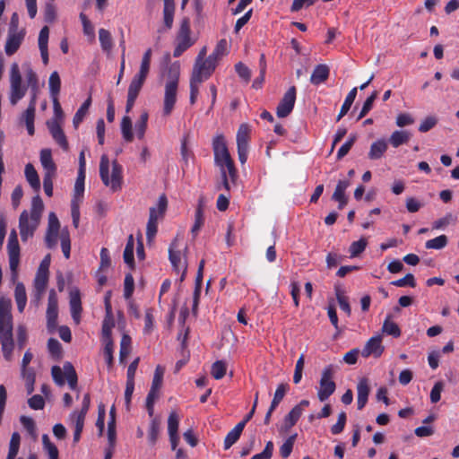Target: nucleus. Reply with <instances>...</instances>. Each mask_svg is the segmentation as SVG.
<instances>
[{
	"instance_id": "nucleus-1",
	"label": "nucleus",
	"mask_w": 459,
	"mask_h": 459,
	"mask_svg": "<svg viewBox=\"0 0 459 459\" xmlns=\"http://www.w3.org/2000/svg\"><path fill=\"white\" fill-rule=\"evenodd\" d=\"M167 82L165 83L163 115L169 116L177 102V92L180 76V64L174 62L168 65L164 73Z\"/></svg>"
},
{
	"instance_id": "nucleus-2",
	"label": "nucleus",
	"mask_w": 459,
	"mask_h": 459,
	"mask_svg": "<svg viewBox=\"0 0 459 459\" xmlns=\"http://www.w3.org/2000/svg\"><path fill=\"white\" fill-rule=\"evenodd\" d=\"M152 51V48H148L141 61L139 72L132 79L127 91V100L126 105V111L128 113L132 110L134 102L139 95V92L144 84V82L149 74L151 67Z\"/></svg>"
},
{
	"instance_id": "nucleus-3",
	"label": "nucleus",
	"mask_w": 459,
	"mask_h": 459,
	"mask_svg": "<svg viewBox=\"0 0 459 459\" xmlns=\"http://www.w3.org/2000/svg\"><path fill=\"white\" fill-rule=\"evenodd\" d=\"M212 151L214 156V164L219 169H227L230 180L236 183L238 179V170L234 160L229 152L227 143L223 134H217L212 139Z\"/></svg>"
},
{
	"instance_id": "nucleus-4",
	"label": "nucleus",
	"mask_w": 459,
	"mask_h": 459,
	"mask_svg": "<svg viewBox=\"0 0 459 459\" xmlns=\"http://www.w3.org/2000/svg\"><path fill=\"white\" fill-rule=\"evenodd\" d=\"M100 177L102 183L112 192L121 189L123 182V168L117 160L112 161V172L109 178V160L103 154L100 161Z\"/></svg>"
},
{
	"instance_id": "nucleus-5",
	"label": "nucleus",
	"mask_w": 459,
	"mask_h": 459,
	"mask_svg": "<svg viewBox=\"0 0 459 459\" xmlns=\"http://www.w3.org/2000/svg\"><path fill=\"white\" fill-rule=\"evenodd\" d=\"M168 207V199L166 195H161L155 206L150 208L149 220L146 226V238L150 242L157 234L158 222L163 219Z\"/></svg>"
},
{
	"instance_id": "nucleus-6",
	"label": "nucleus",
	"mask_w": 459,
	"mask_h": 459,
	"mask_svg": "<svg viewBox=\"0 0 459 459\" xmlns=\"http://www.w3.org/2000/svg\"><path fill=\"white\" fill-rule=\"evenodd\" d=\"M176 46L173 51L175 57H179L182 54L186 51L195 44V40L191 38V28L190 20L187 17H184L179 25V29L176 36Z\"/></svg>"
},
{
	"instance_id": "nucleus-7",
	"label": "nucleus",
	"mask_w": 459,
	"mask_h": 459,
	"mask_svg": "<svg viewBox=\"0 0 459 459\" xmlns=\"http://www.w3.org/2000/svg\"><path fill=\"white\" fill-rule=\"evenodd\" d=\"M0 343L4 359L11 361L14 349L13 319L0 320Z\"/></svg>"
},
{
	"instance_id": "nucleus-8",
	"label": "nucleus",
	"mask_w": 459,
	"mask_h": 459,
	"mask_svg": "<svg viewBox=\"0 0 459 459\" xmlns=\"http://www.w3.org/2000/svg\"><path fill=\"white\" fill-rule=\"evenodd\" d=\"M20 245L18 235L13 229L11 230L7 243V252L9 257V266L11 270L12 281H15L18 277V267L20 264Z\"/></svg>"
},
{
	"instance_id": "nucleus-9",
	"label": "nucleus",
	"mask_w": 459,
	"mask_h": 459,
	"mask_svg": "<svg viewBox=\"0 0 459 459\" xmlns=\"http://www.w3.org/2000/svg\"><path fill=\"white\" fill-rule=\"evenodd\" d=\"M333 365L326 366L322 371L317 391V397L320 402L326 401L335 392L336 385L333 380Z\"/></svg>"
},
{
	"instance_id": "nucleus-10",
	"label": "nucleus",
	"mask_w": 459,
	"mask_h": 459,
	"mask_svg": "<svg viewBox=\"0 0 459 459\" xmlns=\"http://www.w3.org/2000/svg\"><path fill=\"white\" fill-rule=\"evenodd\" d=\"M10 82V102L12 105H16L25 96L27 91L26 87L22 86V75L19 65L16 63H13L11 66Z\"/></svg>"
},
{
	"instance_id": "nucleus-11",
	"label": "nucleus",
	"mask_w": 459,
	"mask_h": 459,
	"mask_svg": "<svg viewBox=\"0 0 459 459\" xmlns=\"http://www.w3.org/2000/svg\"><path fill=\"white\" fill-rule=\"evenodd\" d=\"M178 237L174 238L169 247V259L177 273L181 272L180 281L185 280L187 271V262L186 254H184V257H181V252L178 250Z\"/></svg>"
},
{
	"instance_id": "nucleus-12",
	"label": "nucleus",
	"mask_w": 459,
	"mask_h": 459,
	"mask_svg": "<svg viewBox=\"0 0 459 459\" xmlns=\"http://www.w3.org/2000/svg\"><path fill=\"white\" fill-rule=\"evenodd\" d=\"M217 62L213 57H207L204 61L195 62L191 74L192 80L203 82L210 78L215 70Z\"/></svg>"
},
{
	"instance_id": "nucleus-13",
	"label": "nucleus",
	"mask_w": 459,
	"mask_h": 459,
	"mask_svg": "<svg viewBox=\"0 0 459 459\" xmlns=\"http://www.w3.org/2000/svg\"><path fill=\"white\" fill-rule=\"evenodd\" d=\"M250 128L248 125L242 124L239 126L237 132V148L238 160L241 164H245L247 160L248 154V142L250 138Z\"/></svg>"
},
{
	"instance_id": "nucleus-14",
	"label": "nucleus",
	"mask_w": 459,
	"mask_h": 459,
	"mask_svg": "<svg viewBox=\"0 0 459 459\" xmlns=\"http://www.w3.org/2000/svg\"><path fill=\"white\" fill-rule=\"evenodd\" d=\"M39 221L29 216V213L24 210L19 217V230L22 241L26 242L30 238L34 235Z\"/></svg>"
},
{
	"instance_id": "nucleus-15",
	"label": "nucleus",
	"mask_w": 459,
	"mask_h": 459,
	"mask_svg": "<svg viewBox=\"0 0 459 459\" xmlns=\"http://www.w3.org/2000/svg\"><path fill=\"white\" fill-rule=\"evenodd\" d=\"M296 94L297 89L295 86L290 87L284 93L276 108V114L279 117H286L291 113L296 101Z\"/></svg>"
},
{
	"instance_id": "nucleus-16",
	"label": "nucleus",
	"mask_w": 459,
	"mask_h": 459,
	"mask_svg": "<svg viewBox=\"0 0 459 459\" xmlns=\"http://www.w3.org/2000/svg\"><path fill=\"white\" fill-rule=\"evenodd\" d=\"M58 316V299L54 289L49 290L47 307V326L49 331L56 327Z\"/></svg>"
},
{
	"instance_id": "nucleus-17",
	"label": "nucleus",
	"mask_w": 459,
	"mask_h": 459,
	"mask_svg": "<svg viewBox=\"0 0 459 459\" xmlns=\"http://www.w3.org/2000/svg\"><path fill=\"white\" fill-rule=\"evenodd\" d=\"M25 33L24 29L19 32H8L4 46V51L7 56H13L18 51L24 39Z\"/></svg>"
},
{
	"instance_id": "nucleus-18",
	"label": "nucleus",
	"mask_w": 459,
	"mask_h": 459,
	"mask_svg": "<svg viewBox=\"0 0 459 459\" xmlns=\"http://www.w3.org/2000/svg\"><path fill=\"white\" fill-rule=\"evenodd\" d=\"M384 346L382 345V337L376 335L371 337L364 346L361 355L368 358L373 355L375 358H379L384 352Z\"/></svg>"
},
{
	"instance_id": "nucleus-19",
	"label": "nucleus",
	"mask_w": 459,
	"mask_h": 459,
	"mask_svg": "<svg viewBox=\"0 0 459 459\" xmlns=\"http://www.w3.org/2000/svg\"><path fill=\"white\" fill-rule=\"evenodd\" d=\"M47 126L56 143L64 151H67L69 148L68 141L59 123L56 120H51L48 121Z\"/></svg>"
},
{
	"instance_id": "nucleus-20",
	"label": "nucleus",
	"mask_w": 459,
	"mask_h": 459,
	"mask_svg": "<svg viewBox=\"0 0 459 459\" xmlns=\"http://www.w3.org/2000/svg\"><path fill=\"white\" fill-rule=\"evenodd\" d=\"M48 37H49V29L48 26H44L39 31L38 44H39V48L40 51L42 62L45 65H47L49 61L48 48Z\"/></svg>"
},
{
	"instance_id": "nucleus-21",
	"label": "nucleus",
	"mask_w": 459,
	"mask_h": 459,
	"mask_svg": "<svg viewBox=\"0 0 459 459\" xmlns=\"http://www.w3.org/2000/svg\"><path fill=\"white\" fill-rule=\"evenodd\" d=\"M163 24L164 30H169L173 26L175 14V0H163Z\"/></svg>"
},
{
	"instance_id": "nucleus-22",
	"label": "nucleus",
	"mask_w": 459,
	"mask_h": 459,
	"mask_svg": "<svg viewBox=\"0 0 459 459\" xmlns=\"http://www.w3.org/2000/svg\"><path fill=\"white\" fill-rule=\"evenodd\" d=\"M70 310L74 321L76 324H79L81 320V313L82 310L79 291H74L70 294Z\"/></svg>"
},
{
	"instance_id": "nucleus-23",
	"label": "nucleus",
	"mask_w": 459,
	"mask_h": 459,
	"mask_svg": "<svg viewBox=\"0 0 459 459\" xmlns=\"http://www.w3.org/2000/svg\"><path fill=\"white\" fill-rule=\"evenodd\" d=\"M48 282V273L38 271L34 280L36 298L39 300L47 288Z\"/></svg>"
},
{
	"instance_id": "nucleus-24",
	"label": "nucleus",
	"mask_w": 459,
	"mask_h": 459,
	"mask_svg": "<svg viewBox=\"0 0 459 459\" xmlns=\"http://www.w3.org/2000/svg\"><path fill=\"white\" fill-rule=\"evenodd\" d=\"M40 162L45 169V173L56 174V166L52 159V153L50 149L41 150Z\"/></svg>"
},
{
	"instance_id": "nucleus-25",
	"label": "nucleus",
	"mask_w": 459,
	"mask_h": 459,
	"mask_svg": "<svg viewBox=\"0 0 459 459\" xmlns=\"http://www.w3.org/2000/svg\"><path fill=\"white\" fill-rule=\"evenodd\" d=\"M329 76V68L325 65H317L310 77V82L315 84H320L327 80Z\"/></svg>"
},
{
	"instance_id": "nucleus-26",
	"label": "nucleus",
	"mask_w": 459,
	"mask_h": 459,
	"mask_svg": "<svg viewBox=\"0 0 459 459\" xmlns=\"http://www.w3.org/2000/svg\"><path fill=\"white\" fill-rule=\"evenodd\" d=\"M386 150L387 143L384 139H379L371 144L368 152V158L370 160H379L383 157Z\"/></svg>"
},
{
	"instance_id": "nucleus-27",
	"label": "nucleus",
	"mask_w": 459,
	"mask_h": 459,
	"mask_svg": "<svg viewBox=\"0 0 459 459\" xmlns=\"http://www.w3.org/2000/svg\"><path fill=\"white\" fill-rule=\"evenodd\" d=\"M14 299L17 304V308L20 313H22L27 304V294L25 286L22 282H17L14 290Z\"/></svg>"
},
{
	"instance_id": "nucleus-28",
	"label": "nucleus",
	"mask_w": 459,
	"mask_h": 459,
	"mask_svg": "<svg viewBox=\"0 0 459 459\" xmlns=\"http://www.w3.org/2000/svg\"><path fill=\"white\" fill-rule=\"evenodd\" d=\"M411 136V134L406 130H396L390 135L389 143L394 148H398L400 145L407 143Z\"/></svg>"
},
{
	"instance_id": "nucleus-29",
	"label": "nucleus",
	"mask_w": 459,
	"mask_h": 459,
	"mask_svg": "<svg viewBox=\"0 0 459 459\" xmlns=\"http://www.w3.org/2000/svg\"><path fill=\"white\" fill-rule=\"evenodd\" d=\"M25 177L30 186L39 192L40 189V181L34 166L31 163H28L24 169Z\"/></svg>"
},
{
	"instance_id": "nucleus-30",
	"label": "nucleus",
	"mask_w": 459,
	"mask_h": 459,
	"mask_svg": "<svg viewBox=\"0 0 459 459\" xmlns=\"http://www.w3.org/2000/svg\"><path fill=\"white\" fill-rule=\"evenodd\" d=\"M35 111L36 109L33 108V103L29 105L26 110L22 115V121L25 123L28 134L30 135H33L35 133L34 128V119H35Z\"/></svg>"
},
{
	"instance_id": "nucleus-31",
	"label": "nucleus",
	"mask_w": 459,
	"mask_h": 459,
	"mask_svg": "<svg viewBox=\"0 0 459 459\" xmlns=\"http://www.w3.org/2000/svg\"><path fill=\"white\" fill-rule=\"evenodd\" d=\"M358 92V88H352L350 92L347 94L344 102L341 107V110L336 117V121H340L350 110L351 105L353 104Z\"/></svg>"
},
{
	"instance_id": "nucleus-32",
	"label": "nucleus",
	"mask_w": 459,
	"mask_h": 459,
	"mask_svg": "<svg viewBox=\"0 0 459 459\" xmlns=\"http://www.w3.org/2000/svg\"><path fill=\"white\" fill-rule=\"evenodd\" d=\"M242 424H237L225 437L224 449H230L240 437L243 431Z\"/></svg>"
},
{
	"instance_id": "nucleus-33",
	"label": "nucleus",
	"mask_w": 459,
	"mask_h": 459,
	"mask_svg": "<svg viewBox=\"0 0 459 459\" xmlns=\"http://www.w3.org/2000/svg\"><path fill=\"white\" fill-rule=\"evenodd\" d=\"M204 223V210H203V204L202 201H199V204L196 207L195 212V223L191 229V233L194 238H195L198 235L199 230L203 227Z\"/></svg>"
},
{
	"instance_id": "nucleus-34",
	"label": "nucleus",
	"mask_w": 459,
	"mask_h": 459,
	"mask_svg": "<svg viewBox=\"0 0 459 459\" xmlns=\"http://www.w3.org/2000/svg\"><path fill=\"white\" fill-rule=\"evenodd\" d=\"M289 390L290 385L288 383H281L278 385L271 403V410H275L278 407Z\"/></svg>"
},
{
	"instance_id": "nucleus-35",
	"label": "nucleus",
	"mask_w": 459,
	"mask_h": 459,
	"mask_svg": "<svg viewBox=\"0 0 459 459\" xmlns=\"http://www.w3.org/2000/svg\"><path fill=\"white\" fill-rule=\"evenodd\" d=\"M64 370L69 387L72 390H75L77 387L78 377L74 366L70 362H65L64 364Z\"/></svg>"
},
{
	"instance_id": "nucleus-36",
	"label": "nucleus",
	"mask_w": 459,
	"mask_h": 459,
	"mask_svg": "<svg viewBox=\"0 0 459 459\" xmlns=\"http://www.w3.org/2000/svg\"><path fill=\"white\" fill-rule=\"evenodd\" d=\"M91 104V98L89 97L78 108L73 118V124L75 128L83 121L86 114L88 113L89 108Z\"/></svg>"
},
{
	"instance_id": "nucleus-37",
	"label": "nucleus",
	"mask_w": 459,
	"mask_h": 459,
	"mask_svg": "<svg viewBox=\"0 0 459 459\" xmlns=\"http://www.w3.org/2000/svg\"><path fill=\"white\" fill-rule=\"evenodd\" d=\"M85 171H78L72 200L82 201L84 192Z\"/></svg>"
},
{
	"instance_id": "nucleus-38",
	"label": "nucleus",
	"mask_w": 459,
	"mask_h": 459,
	"mask_svg": "<svg viewBox=\"0 0 459 459\" xmlns=\"http://www.w3.org/2000/svg\"><path fill=\"white\" fill-rule=\"evenodd\" d=\"M391 315L386 316L383 323L382 331L388 335L397 338L401 335V329L396 323L391 321Z\"/></svg>"
},
{
	"instance_id": "nucleus-39",
	"label": "nucleus",
	"mask_w": 459,
	"mask_h": 459,
	"mask_svg": "<svg viewBox=\"0 0 459 459\" xmlns=\"http://www.w3.org/2000/svg\"><path fill=\"white\" fill-rule=\"evenodd\" d=\"M43 210L44 204L42 199L39 195L34 196L31 200V208L29 216L39 221Z\"/></svg>"
},
{
	"instance_id": "nucleus-40",
	"label": "nucleus",
	"mask_w": 459,
	"mask_h": 459,
	"mask_svg": "<svg viewBox=\"0 0 459 459\" xmlns=\"http://www.w3.org/2000/svg\"><path fill=\"white\" fill-rule=\"evenodd\" d=\"M134 237L130 235L127 238V242L124 250V261L126 264H128L131 268L134 266Z\"/></svg>"
},
{
	"instance_id": "nucleus-41",
	"label": "nucleus",
	"mask_w": 459,
	"mask_h": 459,
	"mask_svg": "<svg viewBox=\"0 0 459 459\" xmlns=\"http://www.w3.org/2000/svg\"><path fill=\"white\" fill-rule=\"evenodd\" d=\"M116 437V412L115 407L112 406L109 411V420L108 422V438L110 446H114Z\"/></svg>"
},
{
	"instance_id": "nucleus-42",
	"label": "nucleus",
	"mask_w": 459,
	"mask_h": 459,
	"mask_svg": "<svg viewBox=\"0 0 459 459\" xmlns=\"http://www.w3.org/2000/svg\"><path fill=\"white\" fill-rule=\"evenodd\" d=\"M99 39L103 51L109 52L113 48V40L110 32L106 29L99 30Z\"/></svg>"
},
{
	"instance_id": "nucleus-43",
	"label": "nucleus",
	"mask_w": 459,
	"mask_h": 459,
	"mask_svg": "<svg viewBox=\"0 0 459 459\" xmlns=\"http://www.w3.org/2000/svg\"><path fill=\"white\" fill-rule=\"evenodd\" d=\"M21 443V436L18 432H13L11 437L9 450L7 454L6 459H15L16 455L19 453Z\"/></svg>"
},
{
	"instance_id": "nucleus-44",
	"label": "nucleus",
	"mask_w": 459,
	"mask_h": 459,
	"mask_svg": "<svg viewBox=\"0 0 459 459\" xmlns=\"http://www.w3.org/2000/svg\"><path fill=\"white\" fill-rule=\"evenodd\" d=\"M90 405H91L90 394H85L83 396V399H82L81 411H74L71 414V418L84 421L86 414L89 411Z\"/></svg>"
},
{
	"instance_id": "nucleus-45",
	"label": "nucleus",
	"mask_w": 459,
	"mask_h": 459,
	"mask_svg": "<svg viewBox=\"0 0 459 459\" xmlns=\"http://www.w3.org/2000/svg\"><path fill=\"white\" fill-rule=\"evenodd\" d=\"M50 96H58L61 89V80L59 74L54 71L48 79Z\"/></svg>"
},
{
	"instance_id": "nucleus-46",
	"label": "nucleus",
	"mask_w": 459,
	"mask_h": 459,
	"mask_svg": "<svg viewBox=\"0 0 459 459\" xmlns=\"http://www.w3.org/2000/svg\"><path fill=\"white\" fill-rule=\"evenodd\" d=\"M121 133L126 142H132L134 134L132 132V120L128 116H125L121 121Z\"/></svg>"
},
{
	"instance_id": "nucleus-47",
	"label": "nucleus",
	"mask_w": 459,
	"mask_h": 459,
	"mask_svg": "<svg viewBox=\"0 0 459 459\" xmlns=\"http://www.w3.org/2000/svg\"><path fill=\"white\" fill-rule=\"evenodd\" d=\"M148 118V113L144 111L140 115L138 120L135 123V133L139 139H143L144 137L147 129Z\"/></svg>"
},
{
	"instance_id": "nucleus-48",
	"label": "nucleus",
	"mask_w": 459,
	"mask_h": 459,
	"mask_svg": "<svg viewBox=\"0 0 459 459\" xmlns=\"http://www.w3.org/2000/svg\"><path fill=\"white\" fill-rule=\"evenodd\" d=\"M302 415L299 406H294L284 418V425L287 429L293 427Z\"/></svg>"
},
{
	"instance_id": "nucleus-49",
	"label": "nucleus",
	"mask_w": 459,
	"mask_h": 459,
	"mask_svg": "<svg viewBox=\"0 0 459 459\" xmlns=\"http://www.w3.org/2000/svg\"><path fill=\"white\" fill-rule=\"evenodd\" d=\"M22 376L25 380V386L28 394H30L34 391V384H35V371L33 368H29L27 370H22Z\"/></svg>"
},
{
	"instance_id": "nucleus-50",
	"label": "nucleus",
	"mask_w": 459,
	"mask_h": 459,
	"mask_svg": "<svg viewBox=\"0 0 459 459\" xmlns=\"http://www.w3.org/2000/svg\"><path fill=\"white\" fill-rule=\"evenodd\" d=\"M448 239L446 235H440L437 238L428 240L425 243V247L428 249H442L447 245Z\"/></svg>"
},
{
	"instance_id": "nucleus-51",
	"label": "nucleus",
	"mask_w": 459,
	"mask_h": 459,
	"mask_svg": "<svg viewBox=\"0 0 459 459\" xmlns=\"http://www.w3.org/2000/svg\"><path fill=\"white\" fill-rule=\"evenodd\" d=\"M42 444L44 449L48 452L49 459H58V449L56 446L55 444H53L48 436L47 434H44L42 436Z\"/></svg>"
},
{
	"instance_id": "nucleus-52",
	"label": "nucleus",
	"mask_w": 459,
	"mask_h": 459,
	"mask_svg": "<svg viewBox=\"0 0 459 459\" xmlns=\"http://www.w3.org/2000/svg\"><path fill=\"white\" fill-rule=\"evenodd\" d=\"M48 350L53 359H59L62 357V345L56 339H48Z\"/></svg>"
},
{
	"instance_id": "nucleus-53",
	"label": "nucleus",
	"mask_w": 459,
	"mask_h": 459,
	"mask_svg": "<svg viewBox=\"0 0 459 459\" xmlns=\"http://www.w3.org/2000/svg\"><path fill=\"white\" fill-rule=\"evenodd\" d=\"M11 309V299L2 297L0 299V320L13 319Z\"/></svg>"
},
{
	"instance_id": "nucleus-54",
	"label": "nucleus",
	"mask_w": 459,
	"mask_h": 459,
	"mask_svg": "<svg viewBox=\"0 0 459 459\" xmlns=\"http://www.w3.org/2000/svg\"><path fill=\"white\" fill-rule=\"evenodd\" d=\"M368 241L364 238H361L360 239L352 242L349 248L351 257L359 256L366 249Z\"/></svg>"
},
{
	"instance_id": "nucleus-55",
	"label": "nucleus",
	"mask_w": 459,
	"mask_h": 459,
	"mask_svg": "<svg viewBox=\"0 0 459 459\" xmlns=\"http://www.w3.org/2000/svg\"><path fill=\"white\" fill-rule=\"evenodd\" d=\"M160 431V421L154 418L152 420L150 424V429L148 432V438L151 445H155L158 440L159 434Z\"/></svg>"
},
{
	"instance_id": "nucleus-56",
	"label": "nucleus",
	"mask_w": 459,
	"mask_h": 459,
	"mask_svg": "<svg viewBox=\"0 0 459 459\" xmlns=\"http://www.w3.org/2000/svg\"><path fill=\"white\" fill-rule=\"evenodd\" d=\"M228 43H227V40L225 39H221V40L218 41L215 48L213 49L212 53L209 56V57H213V60L215 62H217V60L227 55L228 53Z\"/></svg>"
},
{
	"instance_id": "nucleus-57",
	"label": "nucleus",
	"mask_w": 459,
	"mask_h": 459,
	"mask_svg": "<svg viewBox=\"0 0 459 459\" xmlns=\"http://www.w3.org/2000/svg\"><path fill=\"white\" fill-rule=\"evenodd\" d=\"M227 366L222 360H217L212 365L211 374L215 379H221L226 375Z\"/></svg>"
},
{
	"instance_id": "nucleus-58",
	"label": "nucleus",
	"mask_w": 459,
	"mask_h": 459,
	"mask_svg": "<svg viewBox=\"0 0 459 459\" xmlns=\"http://www.w3.org/2000/svg\"><path fill=\"white\" fill-rule=\"evenodd\" d=\"M131 348V338L127 334H124L120 342L119 359L123 363L124 359L129 355Z\"/></svg>"
},
{
	"instance_id": "nucleus-59",
	"label": "nucleus",
	"mask_w": 459,
	"mask_h": 459,
	"mask_svg": "<svg viewBox=\"0 0 459 459\" xmlns=\"http://www.w3.org/2000/svg\"><path fill=\"white\" fill-rule=\"evenodd\" d=\"M377 98V91H373L371 93V95L367 98V100L363 103L362 108L357 117V120H360L361 118L366 117V115L371 110L374 101L376 100Z\"/></svg>"
},
{
	"instance_id": "nucleus-60",
	"label": "nucleus",
	"mask_w": 459,
	"mask_h": 459,
	"mask_svg": "<svg viewBox=\"0 0 459 459\" xmlns=\"http://www.w3.org/2000/svg\"><path fill=\"white\" fill-rule=\"evenodd\" d=\"M445 383L443 381H437L429 394V399L431 403H437L441 399V393L444 391Z\"/></svg>"
},
{
	"instance_id": "nucleus-61",
	"label": "nucleus",
	"mask_w": 459,
	"mask_h": 459,
	"mask_svg": "<svg viewBox=\"0 0 459 459\" xmlns=\"http://www.w3.org/2000/svg\"><path fill=\"white\" fill-rule=\"evenodd\" d=\"M297 435L290 436L280 447V455L282 458H287L292 452Z\"/></svg>"
},
{
	"instance_id": "nucleus-62",
	"label": "nucleus",
	"mask_w": 459,
	"mask_h": 459,
	"mask_svg": "<svg viewBox=\"0 0 459 459\" xmlns=\"http://www.w3.org/2000/svg\"><path fill=\"white\" fill-rule=\"evenodd\" d=\"M346 420H347L346 412L345 411L340 412L338 415L337 422L331 427V433L333 435L341 434L345 428Z\"/></svg>"
},
{
	"instance_id": "nucleus-63",
	"label": "nucleus",
	"mask_w": 459,
	"mask_h": 459,
	"mask_svg": "<svg viewBox=\"0 0 459 459\" xmlns=\"http://www.w3.org/2000/svg\"><path fill=\"white\" fill-rule=\"evenodd\" d=\"M134 290V281L131 273H127L124 281V297L126 299H131Z\"/></svg>"
},
{
	"instance_id": "nucleus-64",
	"label": "nucleus",
	"mask_w": 459,
	"mask_h": 459,
	"mask_svg": "<svg viewBox=\"0 0 459 459\" xmlns=\"http://www.w3.org/2000/svg\"><path fill=\"white\" fill-rule=\"evenodd\" d=\"M178 424H179L178 415L175 411L170 412L169 419H168L169 436L178 434Z\"/></svg>"
}]
</instances>
